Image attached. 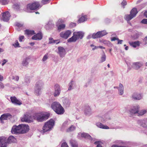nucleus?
Here are the masks:
<instances>
[{
	"mask_svg": "<svg viewBox=\"0 0 147 147\" xmlns=\"http://www.w3.org/2000/svg\"><path fill=\"white\" fill-rule=\"evenodd\" d=\"M51 107L53 110L58 115L63 114L65 112L63 108L57 102H54L51 105Z\"/></svg>",
	"mask_w": 147,
	"mask_h": 147,
	"instance_id": "obj_1",
	"label": "nucleus"
},
{
	"mask_svg": "<svg viewBox=\"0 0 147 147\" xmlns=\"http://www.w3.org/2000/svg\"><path fill=\"white\" fill-rule=\"evenodd\" d=\"M16 141V138L12 136H10L7 140L4 137H0V147H6L7 143L13 142Z\"/></svg>",
	"mask_w": 147,
	"mask_h": 147,
	"instance_id": "obj_2",
	"label": "nucleus"
},
{
	"mask_svg": "<svg viewBox=\"0 0 147 147\" xmlns=\"http://www.w3.org/2000/svg\"><path fill=\"white\" fill-rule=\"evenodd\" d=\"M50 115L49 114L37 113L33 116L34 119L39 122H41L48 119Z\"/></svg>",
	"mask_w": 147,
	"mask_h": 147,
	"instance_id": "obj_3",
	"label": "nucleus"
},
{
	"mask_svg": "<svg viewBox=\"0 0 147 147\" xmlns=\"http://www.w3.org/2000/svg\"><path fill=\"white\" fill-rule=\"evenodd\" d=\"M84 36V34L82 32H74L72 36L68 40V42H75L79 38L81 39Z\"/></svg>",
	"mask_w": 147,
	"mask_h": 147,
	"instance_id": "obj_4",
	"label": "nucleus"
},
{
	"mask_svg": "<svg viewBox=\"0 0 147 147\" xmlns=\"http://www.w3.org/2000/svg\"><path fill=\"white\" fill-rule=\"evenodd\" d=\"M55 121L53 119H51L45 123L43 127L42 131L44 133L51 130L54 125Z\"/></svg>",
	"mask_w": 147,
	"mask_h": 147,
	"instance_id": "obj_5",
	"label": "nucleus"
},
{
	"mask_svg": "<svg viewBox=\"0 0 147 147\" xmlns=\"http://www.w3.org/2000/svg\"><path fill=\"white\" fill-rule=\"evenodd\" d=\"M40 4L39 2H35L32 3H29L27 5V9L28 10H34L39 8Z\"/></svg>",
	"mask_w": 147,
	"mask_h": 147,
	"instance_id": "obj_6",
	"label": "nucleus"
},
{
	"mask_svg": "<svg viewBox=\"0 0 147 147\" xmlns=\"http://www.w3.org/2000/svg\"><path fill=\"white\" fill-rule=\"evenodd\" d=\"M140 109V107L138 105H135L129 110V111L130 114L134 115L138 113Z\"/></svg>",
	"mask_w": 147,
	"mask_h": 147,
	"instance_id": "obj_7",
	"label": "nucleus"
},
{
	"mask_svg": "<svg viewBox=\"0 0 147 147\" xmlns=\"http://www.w3.org/2000/svg\"><path fill=\"white\" fill-rule=\"evenodd\" d=\"M42 86V84L41 82L38 81L37 82L36 84L34 92L36 94L37 96L39 95L41 93V87Z\"/></svg>",
	"mask_w": 147,
	"mask_h": 147,
	"instance_id": "obj_8",
	"label": "nucleus"
},
{
	"mask_svg": "<svg viewBox=\"0 0 147 147\" xmlns=\"http://www.w3.org/2000/svg\"><path fill=\"white\" fill-rule=\"evenodd\" d=\"M11 131L13 134H21V124L18 126H13L12 128Z\"/></svg>",
	"mask_w": 147,
	"mask_h": 147,
	"instance_id": "obj_9",
	"label": "nucleus"
},
{
	"mask_svg": "<svg viewBox=\"0 0 147 147\" xmlns=\"http://www.w3.org/2000/svg\"><path fill=\"white\" fill-rule=\"evenodd\" d=\"M71 32L70 30H68L65 32H62L60 34V36L62 38L67 39L71 34Z\"/></svg>",
	"mask_w": 147,
	"mask_h": 147,
	"instance_id": "obj_10",
	"label": "nucleus"
},
{
	"mask_svg": "<svg viewBox=\"0 0 147 147\" xmlns=\"http://www.w3.org/2000/svg\"><path fill=\"white\" fill-rule=\"evenodd\" d=\"M10 16L9 12L6 11L3 13L2 19L4 21H7L9 20Z\"/></svg>",
	"mask_w": 147,
	"mask_h": 147,
	"instance_id": "obj_11",
	"label": "nucleus"
},
{
	"mask_svg": "<svg viewBox=\"0 0 147 147\" xmlns=\"http://www.w3.org/2000/svg\"><path fill=\"white\" fill-rule=\"evenodd\" d=\"M21 134L26 133L29 130V126L27 125L21 124Z\"/></svg>",
	"mask_w": 147,
	"mask_h": 147,
	"instance_id": "obj_12",
	"label": "nucleus"
},
{
	"mask_svg": "<svg viewBox=\"0 0 147 147\" xmlns=\"http://www.w3.org/2000/svg\"><path fill=\"white\" fill-rule=\"evenodd\" d=\"M84 113L86 115H90L92 113L90 107L88 105H86L84 107Z\"/></svg>",
	"mask_w": 147,
	"mask_h": 147,
	"instance_id": "obj_13",
	"label": "nucleus"
},
{
	"mask_svg": "<svg viewBox=\"0 0 147 147\" xmlns=\"http://www.w3.org/2000/svg\"><path fill=\"white\" fill-rule=\"evenodd\" d=\"M12 117L11 115L9 113L4 114L1 115L0 117V120L2 123H3V121L4 120H7L8 119H10Z\"/></svg>",
	"mask_w": 147,
	"mask_h": 147,
	"instance_id": "obj_14",
	"label": "nucleus"
},
{
	"mask_svg": "<svg viewBox=\"0 0 147 147\" xmlns=\"http://www.w3.org/2000/svg\"><path fill=\"white\" fill-rule=\"evenodd\" d=\"M55 92L54 93V96H56L60 94V88L59 85L58 84H56L55 85Z\"/></svg>",
	"mask_w": 147,
	"mask_h": 147,
	"instance_id": "obj_15",
	"label": "nucleus"
},
{
	"mask_svg": "<svg viewBox=\"0 0 147 147\" xmlns=\"http://www.w3.org/2000/svg\"><path fill=\"white\" fill-rule=\"evenodd\" d=\"M42 37V35L41 33H38L36 35H34L32 38V40H41Z\"/></svg>",
	"mask_w": 147,
	"mask_h": 147,
	"instance_id": "obj_16",
	"label": "nucleus"
},
{
	"mask_svg": "<svg viewBox=\"0 0 147 147\" xmlns=\"http://www.w3.org/2000/svg\"><path fill=\"white\" fill-rule=\"evenodd\" d=\"M59 53L61 57H63L65 54V50L62 47H59L58 48Z\"/></svg>",
	"mask_w": 147,
	"mask_h": 147,
	"instance_id": "obj_17",
	"label": "nucleus"
},
{
	"mask_svg": "<svg viewBox=\"0 0 147 147\" xmlns=\"http://www.w3.org/2000/svg\"><path fill=\"white\" fill-rule=\"evenodd\" d=\"M142 65V64L140 62H135L133 64L134 68L136 69H138L140 68Z\"/></svg>",
	"mask_w": 147,
	"mask_h": 147,
	"instance_id": "obj_18",
	"label": "nucleus"
},
{
	"mask_svg": "<svg viewBox=\"0 0 147 147\" xmlns=\"http://www.w3.org/2000/svg\"><path fill=\"white\" fill-rule=\"evenodd\" d=\"M96 126L98 127L103 129H109V127L107 125H104L103 124L100 122H97L96 123Z\"/></svg>",
	"mask_w": 147,
	"mask_h": 147,
	"instance_id": "obj_19",
	"label": "nucleus"
},
{
	"mask_svg": "<svg viewBox=\"0 0 147 147\" xmlns=\"http://www.w3.org/2000/svg\"><path fill=\"white\" fill-rule=\"evenodd\" d=\"M132 97L135 100H139L142 98V96L140 94L135 93L132 96Z\"/></svg>",
	"mask_w": 147,
	"mask_h": 147,
	"instance_id": "obj_20",
	"label": "nucleus"
},
{
	"mask_svg": "<svg viewBox=\"0 0 147 147\" xmlns=\"http://www.w3.org/2000/svg\"><path fill=\"white\" fill-rule=\"evenodd\" d=\"M21 121H24L28 123H30L31 122L29 119L28 118V116L27 115H25L24 117L21 119Z\"/></svg>",
	"mask_w": 147,
	"mask_h": 147,
	"instance_id": "obj_21",
	"label": "nucleus"
},
{
	"mask_svg": "<svg viewBox=\"0 0 147 147\" xmlns=\"http://www.w3.org/2000/svg\"><path fill=\"white\" fill-rule=\"evenodd\" d=\"M81 136L82 137H84L86 138H87L91 140H92V137L88 134L86 133H82Z\"/></svg>",
	"mask_w": 147,
	"mask_h": 147,
	"instance_id": "obj_22",
	"label": "nucleus"
},
{
	"mask_svg": "<svg viewBox=\"0 0 147 147\" xmlns=\"http://www.w3.org/2000/svg\"><path fill=\"white\" fill-rule=\"evenodd\" d=\"M118 90L119 92V94L122 95L123 93V85L121 83L119 84Z\"/></svg>",
	"mask_w": 147,
	"mask_h": 147,
	"instance_id": "obj_23",
	"label": "nucleus"
},
{
	"mask_svg": "<svg viewBox=\"0 0 147 147\" xmlns=\"http://www.w3.org/2000/svg\"><path fill=\"white\" fill-rule=\"evenodd\" d=\"M129 43L131 46L134 47H136L140 45L139 42L138 41L129 42Z\"/></svg>",
	"mask_w": 147,
	"mask_h": 147,
	"instance_id": "obj_24",
	"label": "nucleus"
},
{
	"mask_svg": "<svg viewBox=\"0 0 147 147\" xmlns=\"http://www.w3.org/2000/svg\"><path fill=\"white\" fill-rule=\"evenodd\" d=\"M138 12L136 8H134L131 11L130 13L134 17H135Z\"/></svg>",
	"mask_w": 147,
	"mask_h": 147,
	"instance_id": "obj_25",
	"label": "nucleus"
},
{
	"mask_svg": "<svg viewBox=\"0 0 147 147\" xmlns=\"http://www.w3.org/2000/svg\"><path fill=\"white\" fill-rule=\"evenodd\" d=\"M70 143L72 147H78V144L75 140H71L70 141Z\"/></svg>",
	"mask_w": 147,
	"mask_h": 147,
	"instance_id": "obj_26",
	"label": "nucleus"
},
{
	"mask_svg": "<svg viewBox=\"0 0 147 147\" xmlns=\"http://www.w3.org/2000/svg\"><path fill=\"white\" fill-rule=\"evenodd\" d=\"M134 17L131 14H130L129 15H126L125 16V19L127 21H129L133 18Z\"/></svg>",
	"mask_w": 147,
	"mask_h": 147,
	"instance_id": "obj_27",
	"label": "nucleus"
},
{
	"mask_svg": "<svg viewBox=\"0 0 147 147\" xmlns=\"http://www.w3.org/2000/svg\"><path fill=\"white\" fill-rule=\"evenodd\" d=\"M25 31V34L27 35H32L35 34L34 31V30H26Z\"/></svg>",
	"mask_w": 147,
	"mask_h": 147,
	"instance_id": "obj_28",
	"label": "nucleus"
},
{
	"mask_svg": "<svg viewBox=\"0 0 147 147\" xmlns=\"http://www.w3.org/2000/svg\"><path fill=\"white\" fill-rule=\"evenodd\" d=\"M87 20L86 16H82L78 20V22L79 23L83 22Z\"/></svg>",
	"mask_w": 147,
	"mask_h": 147,
	"instance_id": "obj_29",
	"label": "nucleus"
},
{
	"mask_svg": "<svg viewBox=\"0 0 147 147\" xmlns=\"http://www.w3.org/2000/svg\"><path fill=\"white\" fill-rule=\"evenodd\" d=\"M57 30L59 32L61 30L64 29L65 26L64 24H59L58 25Z\"/></svg>",
	"mask_w": 147,
	"mask_h": 147,
	"instance_id": "obj_30",
	"label": "nucleus"
},
{
	"mask_svg": "<svg viewBox=\"0 0 147 147\" xmlns=\"http://www.w3.org/2000/svg\"><path fill=\"white\" fill-rule=\"evenodd\" d=\"M99 33V32H98L96 34H93L92 36V38L93 39H95L101 37Z\"/></svg>",
	"mask_w": 147,
	"mask_h": 147,
	"instance_id": "obj_31",
	"label": "nucleus"
},
{
	"mask_svg": "<svg viewBox=\"0 0 147 147\" xmlns=\"http://www.w3.org/2000/svg\"><path fill=\"white\" fill-rule=\"evenodd\" d=\"M100 42H102L104 44L108 45L111 44V43L109 41L102 40H100Z\"/></svg>",
	"mask_w": 147,
	"mask_h": 147,
	"instance_id": "obj_32",
	"label": "nucleus"
},
{
	"mask_svg": "<svg viewBox=\"0 0 147 147\" xmlns=\"http://www.w3.org/2000/svg\"><path fill=\"white\" fill-rule=\"evenodd\" d=\"M147 111L146 110H142L140 111H139L138 113V116H142L145 114L146 112Z\"/></svg>",
	"mask_w": 147,
	"mask_h": 147,
	"instance_id": "obj_33",
	"label": "nucleus"
},
{
	"mask_svg": "<svg viewBox=\"0 0 147 147\" xmlns=\"http://www.w3.org/2000/svg\"><path fill=\"white\" fill-rule=\"evenodd\" d=\"M58 40H55L53 39L52 38H49V43L50 44L52 43H56V44H57L59 43V42H57Z\"/></svg>",
	"mask_w": 147,
	"mask_h": 147,
	"instance_id": "obj_34",
	"label": "nucleus"
},
{
	"mask_svg": "<svg viewBox=\"0 0 147 147\" xmlns=\"http://www.w3.org/2000/svg\"><path fill=\"white\" fill-rule=\"evenodd\" d=\"M29 59V58H26L24 59V60L22 62V64L24 66H25L28 64V63L27 61Z\"/></svg>",
	"mask_w": 147,
	"mask_h": 147,
	"instance_id": "obj_35",
	"label": "nucleus"
},
{
	"mask_svg": "<svg viewBox=\"0 0 147 147\" xmlns=\"http://www.w3.org/2000/svg\"><path fill=\"white\" fill-rule=\"evenodd\" d=\"M106 56L105 53L104 52L103 54L102 55L101 58V59L100 60L101 62H102L105 61L106 60Z\"/></svg>",
	"mask_w": 147,
	"mask_h": 147,
	"instance_id": "obj_36",
	"label": "nucleus"
},
{
	"mask_svg": "<svg viewBox=\"0 0 147 147\" xmlns=\"http://www.w3.org/2000/svg\"><path fill=\"white\" fill-rule=\"evenodd\" d=\"M75 129V128L74 126L73 125H72L67 130V132H70L71 131H74Z\"/></svg>",
	"mask_w": 147,
	"mask_h": 147,
	"instance_id": "obj_37",
	"label": "nucleus"
},
{
	"mask_svg": "<svg viewBox=\"0 0 147 147\" xmlns=\"http://www.w3.org/2000/svg\"><path fill=\"white\" fill-rule=\"evenodd\" d=\"M99 32L100 34L101 37H102L103 36L106 35L107 34V33L105 31H99Z\"/></svg>",
	"mask_w": 147,
	"mask_h": 147,
	"instance_id": "obj_38",
	"label": "nucleus"
},
{
	"mask_svg": "<svg viewBox=\"0 0 147 147\" xmlns=\"http://www.w3.org/2000/svg\"><path fill=\"white\" fill-rule=\"evenodd\" d=\"M8 0H0V3L2 5H5L8 3Z\"/></svg>",
	"mask_w": 147,
	"mask_h": 147,
	"instance_id": "obj_39",
	"label": "nucleus"
},
{
	"mask_svg": "<svg viewBox=\"0 0 147 147\" xmlns=\"http://www.w3.org/2000/svg\"><path fill=\"white\" fill-rule=\"evenodd\" d=\"M64 22V21L61 19H59L58 20V22L57 23L56 25L58 26V25L61 24Z\"/></svg>",
	"mask_w": 147,
	"mask_h": 147,
	"instance_id": "obj_40",
	"label": "nucleus"
},
{
	"mask_svg": "<svg viewBox=\"0 0 147 147\" xmlns=\"http://www.w3.org/2000/svg\"><path fill=\"white\" fill-rule=\"evenodd\" d=\"M101 142L99 141H96L94 143V144H97L96 147H102V146L100 144Z\"/></svg>",
	"mask_w": 147,
	"mask_h": 147,
	"instance_id": "obj_41",
	"label": "nucleus"
},
{
	"mask_svg": "<svg viewBox=\"0 0 147 147\" xmlns=\"http://www.w3.org/2000/svg\"><path fill=\"white\" fill-rule=\"evenodd\" d=\"M11 101H19L17 98L15 96L11 97L10 98Z\"/></svg>",
	"mask_w": 147,
	"mask_h": 147,
	"instance_id": "obj_42",
	"label": "nucleus"
},
{
	"mask_svg": "<svg viewBox=\"0 0 147 147\" xmlns=\"http://www.w3.org/2000/svg\"><path fill=\"white\" fill-rule=\"evenodd\" d=\"M12 103L15 105H20L22 103L21 102H11Z\"/></svg>",
	"mask_w": 147,
	"mask_h": 147,
	"instance_id": "obj_43",
	"label": "nucleus"
},
{
	"mask_svg": "<svg viewBox=\"0 0 147 147\" xmlns=\"http://www.w3.org/2000/svg\"><path fill=\"white\" fill-rule=\"evenodd\" d=\"M121 4L122 5L123 8H124L125 7V6L127 4V2L125 0H124L121 3Z\"/></svg>",
	"mask_w": 147,
	"mask_h": 147,
	"instance_id": "obj_44",
	"label": "nucleus"
},
{
	"mask_svg": "<svg viewBox=\"0 0 147 147\" xmlns=\"http://www.w3.org/2000/svg\"><path fill=\"white\" fill-rule=\"evenodd\" d=\"M48 54H46L44 56L42 59V61H44L47 60L48 58Z\"/></svg>",
	"mask_w": 147,
	"mask_h": 147,
	"instance_id": "obj_45",
	"label": "nucleus"
},
{
	"mask_svg": "<svg viewBox=\"0 0 147 147\" xmlns=\"http://www.w3.org/2000/svg\"><path fill=\"white\" fill-rule=\"evenodd\" d=\"M63 104L65 106V107H68L70 104V102H64Z\"/></svg>",
	"mask_w": 147,
	"mask_h": 147,
	"instance_id": "obj_46",
	"label": "nucleus"
},
{
	"mask_svg": "<svg viewBox=\"0 0 147 147\" xmlns=\"http://www.w3.org/2000/svg\"><path fill=\"white\" fill-rule=\"evenodd\" d=\"M13 7L15 9H18L19 8V5L17 3L13 5Z\"/></svg>",
	"mask_w": 147,
	"mask_h": 147,
	"instance_id": "obj_47",
	"label": "nucleus"
},
{
	"mask_svg": "<svg viewBox=\"0 0 147 147\" xmlns=\"http://www.w3.org/2000/svg\"><path fill=\"white\" fill-rule=\"evenodd\" d=\"M13 45L15 47H19V44L18 40H16L15 44H13Z\"/></svg>",
	"mask_w": 147,
	"mask_h": 147,
	"instance_id": "obj_48",
	"label": "nucleus"
},
{
	"mask_svg": "<svg viewBox=\"0 0 147 147\" xmlns=\"http://www.w3.org/2000/svg\"><path fill=\"white\" fill-rule=\"evenodd\" d=\"M141 23L142 24H147V19H144L141 21Z\"/></svg>",
	"mask_w": 147,
	"mask_h": 147,
	"instance_id": "obj_49",
	"label": "nucleus"
},
{
	"mask_svg": "<svg viewBox=\"0 0 147 147\" xmlns=\"http://www.w3.org/2000/svg\"><path fill=\"white\" fill-rule=\"evenodd\" d=\"M118 39H119V38H117V37H112V38H111V41H114L116 40H118Z\"/></svg>",
	"mask_w": 147,
	"mask_h": 147,
	"instance_id": "obj_50",
	"label": "nucleus"
},
{
	"mask_svg": "<svg viewBox=\"0 0 147 147\" xmlns=\"http://www.w3.org/2000/svg\"><path fill=\"white\" fill-rule=\"evenodd\" d=\"M61 147H68L66 142L63 143L61 145Z\"/></svg>",
	"mask_w": 147,
	"mask_h": 147,
	"instance_id": "obj_51",
	"label": "nucleus"
},
{
	"mask_svg": "<svg viewBox=\"0 0 147 147\" xmlns=\"http://www.w3.org/2000/svg\"><path fill=\"white\" fill-rule=\"evenodd\" d=\"M69 84H70V86H69L68 88V90H71V89H72V86L73 85V81H71Z\"/></svg>",
	"mask_w": 147,
	"mask_h": 147,
	"instance_id": "obj_52",
	"label": "nucleus"
},
{
	"mask_svg": "<svg viewBox=\"0 0 147 147\" xmlns=\"http://www.w3.org/2000/svg\"><path fill=\"white\" fill-rule=\"evenodd\" d=\"M24 36H20L19 38V40L20 42H22V40L24 39Z\"/></svg>",
	"mask_w": 147,
	"mask_h": 147,
	"instance_id": "obj_53",
	"label": "nucleus"
},
{
	"mask_svg": "<svg viewBox=\"0 0 147 147\" xmlns=\"http://www.w3.org/2000/svg\"><path fill=\"white\" fill-rule=\"evenodd\" d=\"M12 78L16 81H18L19 80V77L17 76H15V77L13 76Z\"/></svg>",
	"mask_w": 147,
	"mask_h": 147,
	"instance_id": "obj_54",
	"label": "nucleus"
},
{
	"mask_svg": "<svg viewBox=\"0 0 147 147\" xmlns=\"http://www.w3.org/2000/svg\"><path fill=\"white\" fill-rule=\"evenodd\" d=\"M16 26L18 27H22L23 26V25L19 23H17L16 24Z\"/></svg>",
	"mask_w": 147,
	"mask_h": 147,
	"instance_id": "obj_55",
	"label": "nucleus"
},
{
	"mask_svg": "<svg viewBox=\"0 0 147 147\" xmlns=\"http://www.w3.org/2000/svg\"><path fill=\"white\" fill-rule=\"evenodd\" d=\"M67 121H65L63 124L62 126L63 127H65L67 125Z\"/></svg>",
	"mask_w": 147,
	"mask_h": 147,
	"instance_id": "obj_56",
	"label": "nucleus"
},
{
	"mask_svg": "<svg viewBox=\"0 0 147 147\" xmlns=\"http://www.w3.org/2000/svg\"><path fill=\"white\" fill-rule=\"evenodd\" d=\"M4 88V86L3 84L1 82H0V88Z\"/></svg>",
	"mask_w": 147,
	"mask_h": 147,
	"instance_id": "obj_57",
	"label": "nucleus"
},
{
	"mask_svg": "<svg viewBox=\"0 0 147 147\" xmlns=\"http://www.w3.org/2000/svg\"><path fill=\"white\" fill-rule=\"evenodd\" d=\"M142 126L146 128H147V125H146V123H142Z\"/></svg>",
	"mask_w": 147,
	"mask_h": 147,
	"instance_id": "obj_58",
	"label": "nucleus"
},
{
	"mask_svg": "<svg viewBox=\"0 0 147 147\" xmlns=\"http://www.w3.org/2000/svg\"><path fill=\"white\" fill-rule=\"evenodd\" d=\"M118 43H117V44H121L122 43V42H123V40H120L119 39H118Z\"/></svg>",
	"mask_w": 147,
	"mask_h": 147,
	"instance_id": "obj_59",
	"label": "nucleus"
},
{
	"mask_svg": "<svg viewBox=\"0 0 147 147\" xmlns=\"http://www.w3.org/2000/svg\"><path fill=\"white\" fill-rule=\"evenodd\" d=\"M7 62V61L5 59H4L3 61V63L2 64V65H4Z\"/></svg>",
	"mask_w": 147,
	"mask_h": 147,
	"instance_id": "obj_60",
	"label": "nucleus"
},
{
	"mask_svg": "<svg viewBox=\"0 0 147 147\" xmlns=\"http://www.w3.org/2000/svg\"><path fill=\"white\" fill-rule=\"evenodd\" d=\"M144 41L145 42V44L147 43V36L144 38Z\"/></svg>",
	"mask_w": 147,
	"mask_h": 147,
	"instance_id": "obj_61",
	"label": "nucleus"
},
{
	"mask_svg": "<svg viewBox=\"0 0 147 147\" xmlns=\"http://www.w3.org/2000/svg\"><path fill=\"white\" fill-rule=\"evenodd\" d=\"M3 77L0 74V81H2L3 80Z\"/></svg>",
	"mask_w": 147,
	"mask_h": 147,
	"instance_id": "obj_62",
	"label": "nucleus"
},
{
	"mask_svg": "<svg viewBox=\"0 0 147 147\" xmlns=\"http://www.w3.org/2000/svg\"><path fill=\"white\" fill-rule=\"evenodd\" d=\"M97 47V48H100V49H105V47H103V46H99Z\"/></svg>",
	"mask_w": 147,
	"mask_h": 147,
	"instance_id": "obj_63",
	"label": "nucleus"
},
{
	"mask_svg": "<svg viewBox=\"0 0 147 147\" xmlns=\"http://www.w3.org/2000/svg\"><path fill=\"white\" fill-rule=\"evenodd\" d=\"M144 15L146 18H147V11H145L144 12Z\"/></svg>",
	"mask_w": 147,
	"mask_h": 147,
	"instance_id": "obj_64",
	"label": "nucleus"
}]
</instances>
